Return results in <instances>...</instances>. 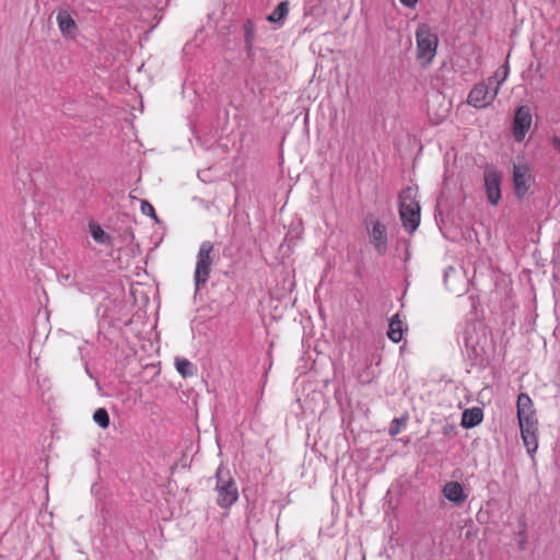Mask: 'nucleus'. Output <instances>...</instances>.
<instances>
[{
  "label": "nucleus",
  "mask_w": 560,
  "mask_h": 560,
  "mask_svg": "<svg viewBox=\"0 0 560 560\" xmlns=\"http://www.w3.org/2000/svg\"><path fill=\"white\" fill-rule=\"evenodd\" d=\"M506 71H503L501 78L499 72H495L494 75L488 78L486 81L475 84L468 94L467 104L477 109H482L491 105L502 83L506 79Z\"/></svg>",
  "instance_id": "f257e3e1"
},
{
  "label": "nucleus",
  "mask_w": 560,
  "mask_h": 560,
  "mask_svg": "<svg viewBox=\"0 0 560 560\" xmlns=\"http://www.w3.org/2000/svg\"><path fill=\"white\" fill-rule=\"evenodd\" d=\"M399 215L402 226L410 233L420 223V205L417 200V188L406 187L399 194Z\"/></svg>",
  "instance_id": "f03ea898"
},
{
  "label": "nucleus",
  "mask_w": 560,
  "mask_h": 560,
  "mask_svg": "<svg viewBox=\"0 0 560 560\" xmlns=\"http://www.w3.org/2000/svg\"><path fill=\"white\" fill-rule=\"evenodd\" d=\"M416 43L418 61L421 66H429L436 55L438 35L428 24L421 23L416 30Z\"/></svg>",
  "instance_id": "7ed1b4c3"
},
{
  "label": "nucleus",
  "mask_w": 560,
  "mask_h": 560,
  "mask_svg": "<svg viewBox=\"0 0 560 560\" xmlns=\"http://www.w3.org/2000/svg\"><path fill=\"white\" fill-rule=\"evenodd\" d=\"M212 254L213 244L210 241L202 242L198 249L195 269V282L197 287L205 284L209 279L213 260Z\"/></svg>",
  "instance_id": "20e7f679"
},
{
  "label": "nucleus",
  "mask_w": 560,
  "mask_h": 560,
  "mask_svg": "<svg viewBox=\"0 0 560 560\" xmlns=\"http://www.w3.org/2000/svg\"><path fill=\"white\" fill-rule=\"evenodd\" d=\"M217 502L221 508L228 509L233 505L238 499V491L235 482L232 479H223L221 468L217 472Z\"/></svg>",
  "instance_id": "39448f33"
},
{
  "label": "nucleus",
  "mask_w": 560,
  "mask_h": 560,
  "mask_svg": "<svg viewBox=\"0 0 560 560\" xmlns=\"http://www.w3.org/2000/svg\"><path fill=\"white\" fill-rule=\"evenodd\" d=\"M530 167L526 163L514 164L513 166V189L516 198L523 199L532 185Z\"/></svg>",
  "instance_id": "423d86ee"
},
{
  "label": "nucleus",
  "mask_w": 560,
  "mask_h": 560,
  "mask_svg": "<svg viewBox=\"0 0 560 560\" xmlns=\"http://www.w3.org/2000/svg\"><path fill=\"white\" fill-rule=\"evenodd\" d=\"M533 122L532 113L528 106H521L516 109L513 119V137L522 142L529 131Z\"/></svg>",
  "instance_id": "0eeeda50"
},
{
  "label": "nucleus",
  "mask_w": 560,
  "mask_h": 560,
  "mask_svg": "<svg viewBox=\"0 0 560 560\" xmlns=\"http://www.w3.org/2000/svg\"><path fill=\"white\" fill-rule=\"evenodd\" d=\"M366 230L370 236V242L381 255L385 254L387 249V233L386 226L378 220L366 222Z\"/></svg>",
  "instance_id": "6e6552de"
},
{
  "label": "nucleus",
  "mask_w": 560,
  "mask_h": 560,
  "mask_svg": "<svg viewBox=\"0 0 560 560\" xmlns=\"http://www.w3.org/2000/svg\"><path fill=\"white\" fill-rule=\"evenodd\" d=\"M483 180L488 201L492 206H497L501 200V174L493 170H487Z\"/></svg>",
  "instance_id": "1a4fd4ad"
},
{
  "label": "nucleus",
  "mask_w": 560,
  "mask_h": 560,
  "mask_svg": "<svg viewBox=\"0 0 560 560\" xmlns=\"http://www.w3.org/2000/svg\"><path fill=\"white\" fill-rule=\"evenodd\" d=\"M517 418L520 425L538 423L532 398L522 393L517 397Z\"/></svg>",
  "instance_id": "9d476101"
},
{
  "label": "nucleus",
  "mask_w": 560,
  "mask_h": 560,
  "mask_svg": "<svg viewBox=\"0 0 560 560\" xmlns=\"http://www.w3.org/2000/svg\"><path fill=\"white\" fill-rule=\"evenodd\" d=\"M57 24L65 38L74 39L78 35V25L68 10L60 9L57 13Z\"/></svg>",
  "instance_id": "9b49d317"
},
{
  "label": "nucleus",
  "mask_w": 560,
  "mask_h": 560,
  "mask_svg": "<svg viewBox=\"0 0 560 560\" xmlns=\"http://www.w3.org/2000/svg\"><path fill=\"white\" fill-rule=\"evenodd\" d=\"M537 427L538 423H532L530 427L529 424L520 425L522 439L524 441L528 454L535 453L538 447Z\"/></svg>",
  "instance_id": "f8f14e48"
},
{
  "label": "nucleus",
  "mask_w": 560,
  "mask_h": 560,
  "mask_svg": "<svg viewBox=\"0 0 560 560\" xmlns=\"http://www.w3.org/2000/svg\"><path fill=\"white\" fill-rule=\"evenodd\" d=\"M443 494L452 502L460 503L466 499L462 485L457 481H450L443 488Z\"/></svg>",
  "instance_id": "ddd939ff"
},
{
  "label": "nucleus",
  "mask_w": 560,
  "mask_h": 560,
  "mask_svg": "<svg viewBox=\"0 0 560 560\" xmlns=\"http://www.w3.org/2000/svg\"><path fill=\"white\" fill-rule=\"evenodd\" d=\"M404 336L402 320L400 319L399 314H395L392 316L389 320V328L387 331V337L395 343L399 342Z\"/></svg>",
  "instance_id": "4468645a"
},
{
  "label": "nucleus",
  "mask_w": 560,
  "mask_h": 560,
  "mask_svg": "<svg viewBox=\"0 0 560 560\" xmlns=\"http://www.w3.org/2000/svg\"><path fill=\"white\" fill-rule=\"evenodd\" d=\"M483 413L480 408L466 409L462 416V425L464 428H474L482 421Z\"/></svg>",
  "instance_id": "2eb2a0df"
},
{
  "label": "nucleus",
  "mask_w": 560,
  "mask_h": 560,
  "mask_svg": "<svg viewBox=\"0 0 560 560\" xmlns=\"http://www.w3.org/2000/svg\"><path fill=\"white\" fill-rule=\"evenodd\" d=\"M289 12V3L287 1L280 2L273 12L268 16V21L278 22L285 18Z\"/></svg>",
  "instance_id": "dca6fc26"
},
{
  "label": "nucleus",
  "mask_w": 560,
  "mask_h": 560,
  "mask_svg": "<svg viewBox=\"0 0 560 560\" xmlns=\"http://www.w3.org/2000/svg\"><path fill=\"white\" fill-rule=\"evenodd\" d=\"M93 420L103 429L109 425V415L105 408H98L93 415Z\"/></svg>",
  "instance_id": "f3484780"
},
{
  "label": "nucleus",
  "mask_w": 560,
  "mask_h": 560,
  "mask_svg": "<svg viewBox=\"0 0 560 560\" xmlns=\"http://www.w3.org/2000/svg\"><path fill=\"white\" fill-rule=\"evenodd\" d=\"M90 231L94 241L100 244H104L108 240V235L100 225H91Z\"/></svg>",
  "instance_id": "a211bd4d"
},
{
  "label": "nucleus",
  "mask_w": 560,
  "mask_h": 560,
  "mask_svg": "<svg viewBox=\"0 0 560 560\" xmlns=\"http://www.w3.org/2000/svg\"><path fill=\"white\" fill-rule=\"evenodd\" d=\"M406 422H407V418H405V417L395 418L389 424V429H388L389 434L392 436H396L397 434H399L401 429L406 425Z\"/></svg>",
  "instance_id": "6ab92c4d"
},
{
  "label": "nucleus",
  "mask_w": 560,
  "mask_h": 560,
  "mask_svg": "<svg viewBox=\"0 0 560 560\" xmlns=\"http://www.w3.org/2000/svg\"><path fill=\"white\" fill-rule=\"evenodd\" d=\"M244 31H245L246 48L250 49L253 46V42H254V30H253V24L249 20H247L244 23Z\"/></svg>",
  "instance_id": "aec40b11"
},
{
  "label": "nucleus",
  "mask_w": 560,
  "mask_h": 560,
  "mask_svg": "<svg viewBox=\"0 0 560 560\" xmlns=\"http://www.w3.org/2000/svg\"><path fill=\"white\" fill-rule=\"evenodd\" d=\"M191 364L188 360L186 359H182V360H177L176 361V369L177 371L183 375V376H186L187 374H189L187 372V369L190 368Z\"/></svg>",
  "instance_id": "412c9836"
},
{
  "label": "nucleus",
  "mask_w": 560,
  "mask_h": 560,
  "mask_svg": "<svg viewBox=\"0 0 560 560\" xmlns=\"http://www.w3.org/2000/svg\"><path fill=\"white\" fill-rule=\"evenodd\" d=\"M141 211H142L143 214L156 219L155 210H154L153 206L149 201H147V200L142 201V203H141Z\"/></svg>",
  "instance_id": "4be33fe9"
},
{
  "label": "nucleus",
  "mask_w": 560,
  "mask_h": 560,
  "mask_svg": "<svg viewBox=\"0 0 560 560\" xmlns=\"http://www.w3.org/2000/svg\"><path fill=\"white\" fill-rule=\"evenodd\" d=\"M419 0H399V2L406 7V8H409V9H413L416 8L417 3H418Z\"/></svg>",
  "instance_id": "5701e85b"
},
{
  "label": "nucleus",
  "mask_w": 560,
  "mask_h": 560,
  "mask_svg": "<svg viewBox=\"0 0 560 560\" xmlns=\"http://www.w3.org/2000/svg\"><path fill=\"white\" fill-rule=\"evenodd\" d=\"M551 143H552L553 148L560 153V138L557 136H553L551 138Z\"/></svg>",
  "instance_id": "b1692460"
},
{
  "label": "nucleus",
  "mask_w": 560,
  "mask_h": 560,
  "mask_svg": "<svg viewBox=\"0 0 560 560\" xmlns=\"http://www.w3.org/2000/svg\"><path fill=\"white\" fill-rule=\"evenodd\" d=\"M446 114H447V109H443V112L439 115V117L436 119H434V122L439 124L440 121H442L446 117Z\"/></svg>",
  "instance_id": "393cba45"
},
{
  "label": "nucleus",
  "mask_w": 560,
  "mask_h": 560,
  "mask_svg": "<svg viewBox=\"0 0 560 560\" xmlns=\"http://www.w3.org/2000/svg\"><path fill=\"white\" fill-rule=\"evenodd\" d=\"M66 281H68L70 279V277L67 275L63 277Z\"/></svg>",
  "instance_id": "a878e982"
}]
</instances>
